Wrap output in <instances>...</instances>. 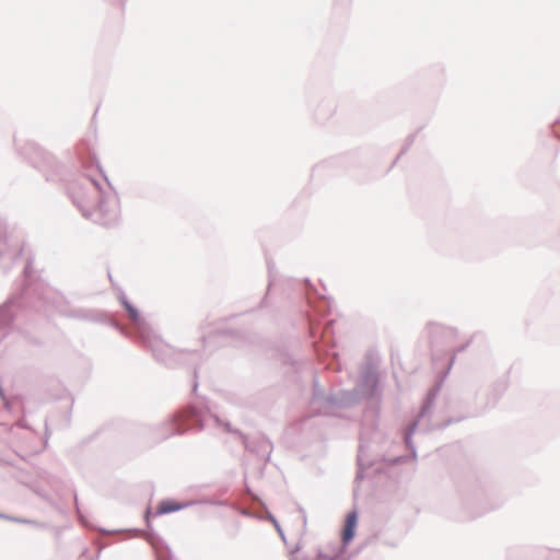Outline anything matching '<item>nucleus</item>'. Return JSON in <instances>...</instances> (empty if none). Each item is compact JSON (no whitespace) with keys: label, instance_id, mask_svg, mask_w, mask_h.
Instances as JSON below:
<instances>
[{"label":"nucleus","instance_id":"obj_42","mask_svg":"<svg viewBox=\"0 0 560 560\" xmlns=\"http://www.w3.org/2000/svg\"><path fill=\"white\" fill-rule=\"evenodd\" d=\"M299 549H300V546H299V545H296V546H295V549H294V550H292V552H294L295 550H299Z\"/></svg>","mask_w":560,"mask_h":560},{"label":"nucleus","instance_id":"obj_3","mask_svg":"<svg viewBox=\"0 0 560 560\" xmlns=\"http://www.w3.org/2000/svg\"><path fill=\"white\" fill-rule=\"evenodd\" d=\"M43 312L46 316L58 314L62 317L75 319L83 323L109 325L125 334L109 314L102 310L74 306L63 294L52 289L37 276V313Z\"/></svg>","mask_w":560,"mask_h":560},{"label":"nucleus","instance_id":"obj_14","mask_svg":"<svg viewBox=\"0 0 560 560\" xmlns=\"http://www.w3.org/2000/svg\"><path fill=\"white\" fill-rule=\"evenodd\" d=\"M72 402V399L69 398L67 404L62 406V410L60 412L51 411L50 415L45 419V432L43 436L44 448H46L48 445L52 429L66 428L70 424V411Z\"/></svg>","mask_w":560,"mask_h":560},{"label":"nucleus","instance_id":"obj_39","mask_svg":"<svg viewBox=\"0 0 560 560\" xmlns=\"http://www.w3.org/2000/svg\"><path fill=\"white\" fill-rule=\"evenodd\" d=\"M36 494H37V497H43L42 491L39 490V487H38V486H37Z\"/></svg>","mask_w":560,"mask_h":560},{"label":"nucleus","instance_id":"obj_29","mask_svg":"<svg viewBox=\"0 0 560 560\" xmlns=\"http://www.w3.org/2000/svg\"><path fill=\"white\" fill-rule=\"evenodd\" d=\"M203 503L209 504V505H213V506H225V505H228L226 501L218 500V499H213V498L205 500Z\"/></svg>","mask_w":560,"mask_h":560},{"label":"nucleus","instance_id":"obj_26","mask_svg":"<svg viewBox=\"0 0 560 560\" xmlns=\"http://www.w3.org/2000/svg\"><path fill=\"white\" fill-rule=\"evenodd\" d=\"M481 492L476 493L471 501L467 497L463 498L465 508L469 510L467 518H475L481 514V512L470 510L475 503H479L481 501Z\"/></svg>","mask_w":560,"mask_h":560},{"label":"nucleus","instance_id":"obj_41","mask_svg":"<svg viewBox=\"0 0 560 560\" xmlns=\"http://www.w3.org/2000/svg\"><path fill=\"white\" fill-rule=\"evenodd\" d=\"M385 544L390 546V547H395L396 546L394 542H385Z\"/></svg>","mask_w":560,"mask_h":560},{"label":"nucleus","instance_id":"obj_11","mask_svg":"<svg viewBox=\"0 0 560 560\" xmlns=\"http://www.w3.org/2000/svg\"><path fill=\"white\" fill-rule=\"evenodd\" d=\"M406 462V457L402 455L395 456L392 458H387L385 455H382L381 457L375 458H369L365 453L364 445L360 443L358 455H357V464L358 469L355 474L354 481L363 480L365 475L364 470L366 468H375V472H383L384 471V465L388 467H393L395 465L401 464Z\"/></svg>","mask_w":560,"mask_h":560},{"label":"nucleus","instance_id":"obj_10","mask_svg":"<svg viewBox=\"0 0 560 560\" xmlns=\"http://www.w3.org/2000/svg\"><path fill=\"white\" fill-rule=\"evenodd\" d=\"M429 342L431 348V358L436 363L443 357L450 353L451 345L456 337V330L440 324L428 325Z\"/></svg>","mask_w":560,"mask_h":560},{"label":"nucleus","instance_id":"obj_31","mask_svg":"<svg viewBox=\"0 0 560 560\" xmlns=\"http://www.w3.org/2000/svg\"><path fill=\"white\" fill-rule=\"evenodd\" d=\"M269 516H270V520H271L272 524L275 525V528L279 533V535L282 537V539H284V534H283V530H282L279 522L277 521V518L272 514H269Z\"/></svg>","mask_w":560,"mask_h":560},{"label":"nucleus","instance_id":"obj_1","mask_svg":"<svg viewBox=\"0 0 560 560\" xmlns=\"http://www.w3.org/2000/svg\"><path fill=\"white\" fill-rule=\"evenodd\" d=\"M81 173L84 179L70 180L63 165L48 151L37 147V171L48 183L68 182V195L82 215L110 229L120 221V200L104 173L95 154H80Z\"/></svg>","mask_w":560,"mask_h":560},{"label":"nucleus","instance_id":"obj_32","mask_svg":"<svg viewBox=\"0 0 560 560\" xmlns=\"http://www.w3.org/2000/svg\"><path fill=\"white\" fill-rule=\"evenodd\" d=\"M322 302H323L324 304H326V305H327V307H326V308H320V310H318V312L320 313V315L326 316V315H328V314L330 313L329 301H328V300H326V299L323 296V298H322Z\"/></svg>","mask_w":560,"mask_h":560},{"label":"nucleus","instance_id":"obj_19","mask_svg":"<svg viewBox=\"0 0 560 560\" xmlns=\"http://www.w3.org/2000/svg\"><path fill=\"white\" fill-rule=\"evenodd\" d=\"M313 103L314 102L310 103V107L313 112L315 119L318 121L327 120L334 115L336 110V106L331 100L323 98L318 102L316 106H313Z\"/></svg>","mask_w":560,"mask_h":560},{"label":"nucleus","instance_id":"obj_36","mask_svg":"<svg viewBox=\"0 0 560 560\" xmlns=\"http://www.w3.org/2000/svg\"><path fill=\"white\" fill-rule=\"evenodd\" d=\"M22 458L31 466L33 467L34 466V455L33 454H30L27 457H24L22 456Z\"/></svg>","mask_w":560,"mask_h":560},{"label":"nucleus","instance_id":"obj_17","mask_svg":"<svg viewBox=\"0 0 560 560\" xmlns=\"http://www.w3.org/2000/svg\"><path fill=\"white\" fill-rule=\"evenodd\" d=\"M194 504H195L194 501L179 502L175 499H164L158 503L155 512H151L150 509H148L145 511L144 521L147 523V526L150 527L151 526V517H156V516L178 512V511H182V510H184L188 506H191Z\"/></svg>","mask_w":560,"mask_h":560},{"label":"nucleus","instance_id":"obj_12","mask_svg":"<svg viewBox=\"0 0 560 560\" xmlns=\"http://www.w3.org/2000/svg\"><path fill=\"white\" fill-rule=\"evenodd\" d=\"M205 347L220 342L222 346L242 348L250 343V337L245 330L215 328L202 337Z\"/></svg>","mask_w":560,"mask_h":560},{"label":"nucleus","instance_id":"obj_7","mask_svg":"<svg viewBox=\"0 0 560 560\" xmlns=\"http://www.w3.org/2000/svg\"><path fill=\"white\" fill-rule=\"evenodd\" d=\"M348 390L353 395L355 405L362 400L376 401L380 405L382 399L381 378L374 362L366 361L361 365L355 386Z\"/></svg>","mask_w":560,"mask_h":560},{"label":"nucleus","instance_id":"obj_35","mask_svg":"<svg viewBox=\"0 0 560 560\" xmlns=\"http://www.w3.org/2000/svg\"><path fill=\"white\" fill-rule=\"evenodd\" d=\"M71 494H72L73 500H74V504H75V510H77L78 516L81 517V511H80V508H79L78 495H77V493L74 491H72Z\"/></svg>","mask_w":560,"mask_h":560},{"label":"nucleus","instance_id":"obj_18","mask_svg":"<svg viewBox=\"0 0 560 560\" xmlns=\"http://www.w3.org/2000/svg\"><path fill=\"white\" fill-rule=\"evenodd\" d=\"M119 301L125 311L128 313L129 317L132 319L135 338L139 337L141 334H145L150 326L140 311L128 300L124 293L119 295Z\"/></svg>","mask_w":560,"mask_h":560},{"label":"nucleus","instance_id":"obj_13","mask_svg":"<svg viewBox=\"0 0 560 560\" xmlns=\"http://www.w3.org/2000/svg\"><path fill=\"white\" fill-rule=\"evenodd\" d=\"M190 415L197 421V431L203 430L209 421H213L217 427H223L226 432L233 434L240 441H242V435H245L241 430L233 428L230 421L221 420L218 416L212 415L208 407L200 404L191 405Z\"/></svg>","mask_w":560,"mask_h":560},{"label":"nucleus","instance_id":"obj_20","mask_svg":"<svg viewBox=\"0 0 560 560\" xmlns=\"http://www.w3.org/2000/svg\"><path fill=\"white\" fill-rule=\"evenodd\" d=\"M14 144L18 153L33 165L32 156L35 151L34 143L28 141L23 133L20 132L14 137Z\"/></svg>","mask_w":560,"mask_h":560},{"label":"nucleus","instance_id":"obj_25","mask_svg":"<svg viewBox=\"0 0 560 560\" xmlns=\"http://www.w3.org/2000/svg\"><path fill=\"white\" fill-rule=\"evenodd\" d=\"M65 392H66V389L62 387L60 382L57 381V380H52L50 382V387L47 390L46 398L47 399H49V398H51V399H62Z\"/></svg>","mask_w":560,"mask_h":560},{"label":"nucleus","instance_id":"obj_9","mask_svg":"<svg viewBox=\"0 0 560 560\" xmlns=\"http://www.w3.org/2000/svg\"><path fill=\"white\" fill-rule=\"evenodd\" d=\"M191 405L196 404H188L184 409L170 415L164 421L152 428L156 442L165 441L174 435H183L188 428L197 430V421L190 415Z\"/></svg>","mask_w":560,"mask_h":560},{"label":"nucleus","instance_id":"obj_15","mask_svg":"<svg viewBox=\"0 0 560 560\" xmlns=\"http://www.w3.org/2000/svg\"><path fill=\"white\" fill-rule=\"evenodd\" d=\"M242 444L245 450L255 454L259 459L264 462H269L273 444L272 442L264 434H259L253 438L242 435Z\"/></svg>","mask_w":560,"mask_h":560},{"label":"nucleus","instance_id":"obj_34","mask_svg":"<svg viewBox=\"0 0 560 560\" xmlns=\"http://www.w3.org/2000/svg\"><path fill=\"white\" fill-rule=\"evenodd\" d=\"M308 326H310V327H308L310 336H311L312 338H316V337H317V334H318V332H317V328H316V327H315L311 322H310Z\"/></svg>","mask_w":560,"mask_h":560},{"label":"nucleus","instance_id":"obj_6","mask_svg":"<svg viewBox=\"0 0 560 560\" xmlns=\"http://www.w3.org/2000/svg\"><path fill=\"white\" fill-rule=\"evenodd\" d=\"M278 285L281 289V294L284 299L290 300L296 296H304L308 301V304H312V293L315 292L316 289L313 287L308 278L302 280L293 278H281L278 281L269 271V280L265 295L260 300L259 304L256 307L247 311V313L269 307V294L272 289Z\"/></svg>","mask_w":560,"mask_h":560},{"label":"nucleus","instance_id":"obj_38","mask_svg":"<svg viewBox=\"0 0 560 560\" xmlns=\"http://www.w3.org/2000/svg\"><path fill=\"white\" fill-rule=\"evenodd\" d=\"M117 1H118V4H119L121 8H124V5H125V3H126V1H127V0H117Z\"/></svg>","mask_w":560,"mask_h":560},{"label":"nucleus","instance_id":"obj_28","mask_svg":"<svg viewBox=\"0 0 560 560\" xmlns=\"http://www.w3.org/2000/svg\"><path fill=\"white\" fill-rule=\"evenodd\" d=\"M325 392L320 388L317 378L313 382V405H319L323 399Z\"/></svg>","mask_w":560,"mask_h":560},{"label":"nucleus","instance_id":"obj_40","mask_svg":"<svg viewBox=\"0 0 560 560\" xmlns=\"http://www.w3.org/2000/svg\"><path fill=\"white\" fill-rule=\"evenodd\" d=\"M19 424H20L21 427H26V424L24 423V421H23V420L19 421Z\"/></svg>","mask_w":560,"mask_h":560},{"label":"nucleus","instance_id":"obj_16","mask_svg":"<svg viewBox=\"0 0 560 560\" xmlns=\"http://www.w3.org/2000/svg\"><path fill=\"white\" fill-rule=\"evenodd\" d=\"M355 406V399L348 389H341L337 393L324 394L318 407L327 413L332 407L350 408Z\"/></svg>","mask_w":560,"mask_h":560},{"label":"nucleus","instance_id":"obj_33","mask_svg":"<svg viewBox=\"0 0 560 560\" xmlns=\"http://www.w3.org/2000/svg\"><path fill=\"white\" fill-rule=\"evenodd\" d=\"M0 517L7 518V520H11V521H14V522H18V523H28V524L33 523V521H30V520L18 518V517H10V516H7V515L1 514V513H0Z\"/></svg>","mask_w":560,"mask_h":560},{"label":"nucleus","instance_id":"obj_23","mask_svg":"<svg viewBox=\"0 0 560 560\" xmlns=\"http://www.w3.org/2000/svg\"><path fill=\"white\" fill-rule=\"evenodd\" d=\"M282 363L283 365L291 366L295 373L302 372L308 365L307 360L294 358L292 354L289 353L283 355Z\"/></svg>","mask_w":560,"mask_h":560},{"label":"nucleus","instance_id":"obj_8","mask_svg":"<svg viewBox=\"0 0 560 560\" xmlns=\"http://www.w3.org/2000/svg\"><path fill=\"white\" fill-rule=\"evenodd\" d=\"M358 521L359 514L355 509L348 512L341 529V540L328 544L326 550L317 549L315 560H349L348 546L355 536Z\"/></svg>","mask_w":560,"mask_h":560},{"label":"nucleus","instance_id":"obj_4","mask_svg":"<svg viewBox=\"0 0 560 560\" xmlns=\"http://www.w3.org/2000/svg\"><path fill=\"white\" fill-rule=\"evenodd\" d=\"M455 362V353L450 359V362L446 364V368L439 373L438 378L433 383V385L429 388L421 405L419 413L416 418L406 427L404 431V443L406 447L410 451L412 458H417V448L412 441V435L417 432H431L434 430H444L447 427L458 423L469 417H474L475 415H465L459 417H448L444 421L435 424L430 423V416L432 411V407L435 402V399L443 387L445 378L450 374V371Z\"/></svg>","mask_w":560,"mask_h":560},{"label":"nucleus","instance_id":"obj_27","mask_svg":"<svg viewBox=\"0 0 560 560\" xmlns=\"http://www.w3.org/2000/svg\"><path fill=\"white\" fill-rule=\"evenodd\" d=\"M416 137H417V133H411L409 135L407 138H406V141H405V144L402 145L400 152L398 153V155L396 156V159L394 160L393 164L390 165V168L396 164V162L404 155L407 153V151L411 148V145L413 144L415 140H416Z\"/></svg>","mask_w":560,"mask_h":560},{"label":"nucleus","instance_id":"obj_2","mask_svg":"<svg viewBox=\"0 0 560 560\" xmlns=\"http://www.w3.org/2000/svg\"><path fill=\"white\" fill-rule=\"evenodd\" d=\"M28 249L27 233L22 226L8 225L0 218V272L10 273L24 256L22 279L0 305V342L10 334L14 324L24 323L35 310V270Z\"/></svg>","mask_w":560,"mask_h":560},{"label":"nucleus","instance_id":"obj_24","mask_svg":"<svg viewBox=\"0 0 560 560\" xmlns=\"http://www.w3.org/2000/svg\"><path fill=\"white\" fill-rule=\"evenodd\" d=\"M36 476H37V481L43 480L46 483H48L55 491L58 490L60 479L56 474L48 472L46 470H42L40 468L37 467Z\"/></svg>","mask_w":560,"mask_h":560},{"label":"nucleus","instance_id":"obj_21","mask_svg":"<svg viewBox=\"0 0 560 560\" xmlns=\"http://www.w3.org/2000/svg\"><path fill=\"white\" fill-rule=\"evenodd\" d=\"M152 548L156 560H174L170 546L162 538L154 541Z\"/></svg>","mask_w":560,"mask_h":560},{"label":"nucleus","instance_id":"obj_30","mask_svg":"<svg viewBox=\"0 0 560 560\" xmlns=\"http://www.w3.org/2000/svg\"><path fill=\"white\" fill-rule=\"evenodd\" d=\"M470 341H467L466 343L462 345L460 347H458L455 351H451L450 350V353L446 354L447 357V363L450 362V359L451 357L453 355V353H455V355L459 352H463L464 350H466V348L469 346Z\"/></svg>","mask_w":560,"mask_h":560},{"label":"nucleus","instance_id":"obj_5","mask_svg":"<svg viewBox=\"0 0 560 560\" xmlns=\"http://www.w3.org/2000/svg\"><path fill=\"white\" fill-rule=\"evenodd\" d=\"M142 347L149 349L155 361L167 368L191 366L192 368V393L198 389V369L201 364V355L197 350H177L171 345L164 342L156 336L152 335L151 327L136 338Z\"/></svg>","mask_w":560,"mask_h":560},{"label":"nucleus","instance_id":"obj_37","mask_svg":"<svg viewBox=\"0 0 560 560\" xmlns=\"http://www.w3.org/2000/svg\"><path fill=\"white\" fill-rule=\"evenodd\" d=\"M299 512L301 513L302 515V521H303V526L305 527L306 526V523H307V516H306V512L303 508H299Z\"/></svg>","mask_w":560,"mask_h":560},{"label":"nucleus","instance_id":"obj_22","mask_svg":"<svg viewBox=\"0 0 560 560\" xmlns=\"http://www.w3.org/2000/svg\"><path fill=\"white\" fill-rule=\"evenodd\" d=\"M508 389V383L505 380H498L491 385V389L489 393V401L492 402V405H495V402L501 398V396L505 393Z\"/></svg>","mask_w":560,"mask_h":560}]
</instances>
